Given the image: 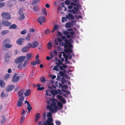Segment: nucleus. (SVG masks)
Returning <instances> with one entry per match:
<instances>
[{"label":"nucleus","mask_w":125,"mask_h":125,"mask_svg":"<svg viewBox=\"0 0 125 125\" xmlns=\"http://www.w3.org/2000/svg\"><path fill=\"white\" fill-rule=\"evenodd\" d=\"M26 57L25 56H20L15 59V62L17 63H21L24 61Z\"/></svg>","instance_id":"obj_1"},{"label":"nucleus","mask_w":125,"mask_h":125,"mask_svg":"<svg viewBox=\"0 0 125 125\" xmlns=\"http://www.w3.org/2000/svg\"><path fill=\"white\" fill-rule=\"evenodd\" d=\"M1 15L4 19L8 20L11 18L10 14L8 12H3L2 13Z\"/></svg>","instance_id":"obj_2"},{"label":"nucleus","mask_w":125,"mask_h":125,"mask_svg":"<svg viewBox=\"0 0 125 125\" xmlns=\"http://www.w3.org/2000/svg\"><path fill=\"white\" fill-rule=\"evenodd\" d=\"M24 91V89H22L20 90L18 92L17 94L18 95L19 98L24 99V98L23 96V94Z\"/></svg>","instance_id":"obj_3"},{"label":"nucleus","mask_w":125,"mask_h":125,"mask_svg":"<svg viewBox=\"0 0 125 125\" xmlns=\"http://www.w3.org/2000/svg\"><path fill=\"white\" fill-rule=\"evenodd\" d=\"M23 10V8H21L19 11V14L20 15L19 20L21 21L23 20L25 17L24 14L22 12Z\"/></svg>","instance_id":"obj_4"},{"label":"nucleus","mask_w":125,"mask_h":125,"mask_svg":"<svg viewBox=\"0 0 125 125\" xmlns=\"http://www.w3.org/2000/svg\"><path fill=\"white\" fill-rule=\"evenodd\" d=\"M52 121V118L48 117V120L46 121V123L43 122L44 125H54L53 123H51ZM41 125H43L42 124Z\"/></svg>","instance_id":"obj_5"},{"label":"nucleus","mask_w":125,"mask_h":125,"mask_svg":"<svg viewBox=\"0 0 125 125\" xmlns=\"http://www.w3.org/2000/svg\"><path fill=\"white\" fill-rule=\"evenodd\" d=\"M20 76L17 75L16 73L15 75H14L12 79V81L14 83H17L19 80Z\"/></svg>","instance_id":"obj_6"},{"label":"nucleus","mask_w":125,"mask_h":125,"mask_svg":"<svg viewBox=\"0 0 125 125\" xmlns=\"http://www.w3.org/2000/svg\"><path fill=\"white\" fill-rule=\"evenodd\" d=\"M37 21L41 24L42 23H44L46 21V19L44 16H41L38 17Z\"/></svg>","instance_id":"obj_7"},{"label":"nucleus","mask_w":125,"mask_h":125,"mask_svg":"<svg viewBox=\"0 0 125 125\" xmlns=\"http://www.w3.org/2000/svg\"><path fill=\"white\" fill-rule=\"evenodd\" d=\"M14 88V85H9L6 88V91L8 92L12 90Z\"/></svg>","instance_id":"obj_8"},{"label":"nucleus","mask_w":125,"mask_h":125,"mask_svg":"<svg viewBox=\"0 0 125 125\" xmlns=\"http://www.w3.org/2000/svg\"><path fill=\"white\" fill-rule=\"evenodd\" d=\"M2 24L5 26H9L11 24V23L6 20H3L2 22Z\"/></svg>","instance_id":"obj_9"},{"label":"nucleus","mask_w":125,"mask_h":125,"mask_svg":"<svg viewBox=\"0 0 125 125\" xmlns=\"http://www.w3.org/2000/svg\"><path fill=\"white\" fill-rule=\"evenodd\" d=\"M24 99H21L20 98H19L17 103V105L19 107L21 106L23 104V101H24Z\"/></svg>","instance_id":"obj_10"},{"label":"nucleus","mask_w":125,"mask_h":125,"mask_svg":"<svg viewBox=\"0 0 125 125\" xmlns=\"http://www.w3.org/2000/svg\"><path fill=\"white\" fill-rule=\"evenodd\" d=\"M24 39L22 38H20L16 41V43L18 45H21L24 41Z\"/></svg>","instance_id":"obj_11"},{"label":"nucleus","mask_w":125,"mask_h":125,"mask_svg":"<svg viewBox=\"0 0 125 125\" xmlns=\"http://www.w3.org/2000/svg\"><path fill=\"white\" fill-rule=\"evenodd\" d=\"M62 33L64 35H66L67 38H70V36L69 34V32L68 31L63 30Z\"/></svg>","instance_id":"obj_12"},{"label":"nucleus","mask_w":125,"mask_h":125,"mask_svg":"<svg viewBox=\"0 0 125 125\" xmlns=\"http://www.w3.org/2000/svg\"><path fill=\"white\" fill-rule=\"evenodd\" d=\"M40 60L39 59H38L35 61H32L31 63V64L32 65H34L37 64H40Z\"/></svg>","instance_id":"obj_13"},{"label":"nucleus","mask_w":125,"mask_h":125,"mask_svg":"<svg viewBox=\"0 0 125 125\" xmlns=\"http://www.w3.org/2000/svg\"><path fill=\"white\" fill-rule=\"evenodd\" d=\"M10 43V39L7 38L2 43V45H4L5 44Z\"/></svg>","instance_id":"obj_14"},{"label":"nucleus","mask_w":125,"mask_h":125,"mask_svg":"<svg viewBox=\"0 0 125 125\" xmlns=\"http://www.w3.org/2000/svg\"><path fill=\"white\" fill-rule=\"evenodd\" d=\"M46 107L47 109V110L49 111L52 113H54V110L52 107L51 106V105H48L46 106Z\"/></svg>","instance_id":"obj_15"},{"label":"nucleus","mask_w":125,"mask_h":125,"mask_svg":"<svg viewBox=\"0 0 125 125\" xmlns=\"http://www.w3.org/2000/svg\"><path fill=\"white\" fill-rule=\"evenodd\" d=\"M31 91L30 89H28L26 90L24 93V94L25 96L27 97L31 94Z\"/></svg>","instance_id":"obj_16"},{"label":"nucleus","mask_w":125,"mask_h":125,"mask_svg":"<svg viewBox=\"0 0 125 125\" xmlns=\"http://www.w3.org/2000/svg\"><path fill=\"white\" fill-rule=\"evenodd\" d=\"M32 48H35L39 45L38 42L37 41H34L32 43Z\"/></svg>","instance_id":"obj_17"},{"label":"nucleus","mask_w":125,"mask_h":125,"mask_svg":"<svg viewBox=\"0 0 125 125\" xmlns=\"http://www.w3.org/2000/svg\"><path fill=\"white\" fill-rule=\"evenodd\" d=\"M66 17L68 19H71L72 20L74 18V17L73 15L70 13H68V15L66 16Z\"/></svg>","instance_id":"obj_18"},{"label":"nucleus","mask_w":125,"mask_h":125,"mask_svg":"<svg viewBox=\"0 0 125 125\" xmlns=\"http://www.w3.org/2000/svg\"><path fill=\"white\" fill-rule=\"evenodd\" d=\"M40 113H37L35 116V122H36L38 121L40 118Z\"/></svg>","instance_id":"obj_19"},{"label":"nucleus","mask_w":125,"mask_h":125,"mask_svg":"<svg viewBox=\"0 0 125 125\" xmlns=\"http://www.w3.org/2000/svg\"><path fill=\"white\" fill-rule=\"evenodd\" d=\"M26 58H27V59L29 61V60H30L32 57V54L31 53H28L27 54L26 56Z\"/></svg>","instance_id":"obj_20"},{"label":"nucleus","mask_w":125,"mask_h":125,"mask_svg":"<svg viewBox=\"0 0 125 125\" xmlns=\"http://www.w3.org/2000/svg\"><path fill=\"white\" fill-rule=\"evenodd\" d=\"M29 49L26 46L24 47L22 49V51L23 52H27L29 51Z\"/></svg>","instance_id":"obj_21"},{"label":"nucleus","mask_w":125,"mask_h":125,"mask_svg":"<svg viewBox=\"0 0 125 125\" xmlns=\"http://www.w3.org/2000/svg\"><path fill=\"white\" fill-rule=\"evenodd\" d=\"M50 93L52 95H55L58 94V92L56 90L54 91L53 90H51L50 91Z\"/></svg>","instance_id":"obj_22"},{"label":"nucleus","mask_w":125,"mask_h":125,"mask_svg":"<svg viewBox=\"0 0 125 125\" xmlns=\"http://www.w3.org/2000/svg\"><path fill=\"white\" fill-rule=\"evenodd\" d=\"M63 56L65 58V61L66 64H69L70 62L68 61V56L64 53L63 54Z\"/></svg>","instance_id":"obj_23"},{"label":"nucleus","mask_w":125,"mask_h":125,"mask_svg":"<svg viewBox=\"0 0 125 125\" xmlns=\"http://www.w3.org/2000/svg\"><path fill=\"white\" fill-rule=\"evenodd\" d=\"M38 87L37 90L39 91H41L43 90L44 89V87H41L39 83H38L37 86Z\"/></svg>","instance_id":"obj_24"},{"label":"nucleus","mask_w":125,"mask_h":125,"mask_svg":"<svg viewBox=\"0 0 125 125\" xmlns=\"http://www.w3.org/2000/svg\"><path fill=\"white\" fill-rule=\"evenodd\" d=\"M0 86L2 87H4L5 86L4 82L3 80L0 81Z\"/></svg>","instance_id":"obj_25"},{"label":"nucleus","mask_w":125,"mask_h":125,"mask_svg":"<svg viewBox=\"0 0 125 125\" xmlns=\"http://www.w3.org/2000/svg\"><path fill=\"white\" fill-rule=\"evenodd\" d=\"M17 28V26L15 24L10 25L9 27L10 29H15Z\"/></svg>","instance_id":"obj_26"},{"label":"nucleus","mask_w":125,"mask_h":125,"mask_svg":"<svg viewBox=\"0 0 125 125\" xmlns=\"http://www.w3.org/2000/svg\"><path fill=\"white\" fill-rule=\"evenodd\" d=\"M42 10V13L44 14V15H47V13L45 9V8H43Z\"/></svg>","instance_id":"obj_27"},{"label":"nucleus","mask_w":125,"mask_h":125,"mask_svg":"<svg viewBox=\"0 0 125 125\" xmlns=\"http://www.w3.org/2000/svg\"><path fill=\"white\" fill-rule=\"evenodd\" d=\"M28 62L27 59H26L24 62L22 64V66L24 67H25L27 65Z\"/></svg>","instance_id":"obj_28"},{"label":"nucleus","mask_w":125,"mask_h":125,"mask_svg":"<svg viewBox=\"0 0 125 125\" xmlns=\"http://www.w3.org/2000/svg\"><path fill=\"white\" fill-rule=\"evenodd\" d=\"M3 46H4V47L5 46V47L7 48H11L12 47V45L11 44H5L4 45H3Z\"/></svg>","instance_id":"obj_29"},{"label":"nucleus","mask_w":125,"mask_h":125,"mask_svg":"<svg viewBox=\"0 0 125 125\" xmlns=\"http://www.w3.org/2000/svg\"><path fill=\"white\" fill-rule=\"evenodd\" d=\"M57 105L60 107L59 109H61L63 107V105L60 102H59L57 103Z\"/></svg>","instance_id":"obj_30"},{"label":"nucleus","mask_w":125,"mask_h":125,"mask_svg":"<svg viewBox=\"0 0 125 125\" xmlns=\"http://www.w3.org/2000/svg\"><path fill=\"white\" fill-rule=\"evenodd\" d=\"M51 31L50 29H47L46 30L44 31V33L46 35H47L50 33Z\"/></svg>","instance_id":"obj_31"},{"label":"nucleus","mask_w":125,"mask_h":125,"mask_svg":"<svg viewBox=\"0 0 125 125\" xmlns=\"http://www.w3.org/2000/svg\"><path fill=\"white\" fill-rule=\"evenodd\" d=\"M54 107V108L55 110V111H54V112L53 113H56L57 111L58 110L59 108L58 107V106L57 105H55L53 106Z\"/></svg>","instance_id":"obj_32"},{"label":"nucleus","mask_w":125,"mask_h":125,"mask_svg":"<svg viewBox=\"0 0 125 125\" xmlns=\"http://www.w3.org/2000/svg\"><path fill=\"white\" fill-rule=\"evenodd\" d=\"M52 46V44L50 42H49L47 44V48L49 50H50Z\"/></svg>","instance_id":"obj_33"},{"label":"nucleus","mask_w":125,"mask_h":125,"mask_svg":"<svg viewBox=\"0 0 125 125\" xmlns=\"http://www.w3.org/2000/svg\"><path fill=\"white\" fill-rule=\"evenodd\" d=\"M65 27L67 28H70L71 27V25L70 23L69 22L67 23L65 25Z\"/></svg>","instance_id":"obj_34"},{"label":"nucleus","mask_w":125,"mask_h":125,"mask_svg":"<svg viewBox=\"0 0 125 125\" xmlns=\"http://www.w3.org/2000/svg\"><path fill=\"white\" fill-rule=\"evenodd\" d=\"M31 35V33H28L26 38V39L27 41H29L30 40V37Z\"/></svg>","instance_id":"obj_35"},{"label":"nucleus","mask_w":125,"mask_h":125,"mask_svg":"<svg viewBox=\"0 0 125 125\" xmlns=\"http://www.w3.org/2000/svg\"><path fill=\"white\" fill-rule=\"evenodd\" d=\"M33 10L34 11H38L39 10V8H38L37 6H34L33 7Z\"/></svg>","instance_id":"obj_36"},{"label":"nucleus","mask_w":125,"mask_h":125,"mask_svg":"<svg viewBox=\"0 0 125 125\" xmlns=\"http://www.w3.org/2000/svg\"><path fill=\"white\" fill-rule=\"evenodd\" d=\"M8 30H5L1 32V34L3 35H4L8 33Z\"/></svg>","instance_id":"obj_37"},{"label":"nucleus","mask_w":125,"mask_h":125,"mask_svg":"<svg viewBox=\"0 0 125 125\" xmlns=\"http://www.w3.org/2000/svg\"><path fill=\"white\" fill-rule=\"evenodd\" d=\"M45 81V78L44 77H42L40 79V81L43 83H44Z\"/></svg>","instance_id":"obj_38"},{"label":"nucleus","mask_w":125,"mask_h":125,"mask_svg":"<svg viewBox=\"0 0 125 125\" xmlns=\"http://www.w3.org/2000/svg\"><path fill=\"white\" fill-rule=\"evenodd\" d=\"M64 72H63L62 71H60L59 72V74L62 76H63L65 75V71H64Z\"/></svg>","instance_id":"obj_39"},{"label":"nucleus","mask_w":125,"mask_h":125,"mask_svg":"<svg viewBox=\"0 0 125 125\" xmlns=\"http://www.w3.org/2000/svg\"><path fill=\"white\" fill-rule=\"evenodd\" d=\"M58 65L54 66V68H53V69L56 71L57 72H58L59 71V69H58Z\"/></svg>","instance_id":"obj_40"},{"label":"nucleus","mask_w":125,"mask_h":125,"mask_svg":"<svg viewBox=\"0 0 125 125\" xmlns=\"http://www.w3.org/2000/svg\"><path fill=\"white\" fill-rule=\"evenodd\" d=\"M11 56V53L10 52H8L6 53V54L5 56L6 57H10Z\"/></svg>","instance_id":"obj_41"},{"label":"nucleus","mask_w":125,"mask_h":125,"mask_svg":"<svg viewBox=\"0 0 125 125\" xmlns=\"http://www.w3.org/2000/svg\"><path fill=\"white\" fill-rule=\"evenodd\" d=\"M57 25H55L54 26L53 28L52 31V32H53L54 31L56 30L57 29Z\"/></svg>","instance_id":"obj_42"},{"label":"nucleus","mask_w":125,"mask_h":125,"mask_svg":"<svg viewBox=\"0 0 125 125\" xmlns=\"http://www.w3.org/2000/svg\"><path fill=\"white\" fill-rule=\"evenodd\" d=\"M27 109L28 110V112H30V111L31 110V109H32V107L31 106V105L30 104H29L28 105V106L27 107Z\"/></svg>","instance_id":"obj_43"},{"label":"nucleus","mask_w":125,"mask_h":125,"mask_svg":"<svg viewBox=\"0 0 125 125\" xmlns=\"http://www.w3.org/2000/svg\"><path fill=\"white\" fill-rule=\"evenodd\" d=\"M64 51L66 52H69V53H71L72 52V50L71 49L68 48L67 50H64Z\"/></svg>","instance_id":"obj_44"},{"label":"nucleus","mask_w":125,"mask_h":125,"mask_svg":"<svg viewBox=\"0 0 125 125\" xmlns=\"http://www.w3.org/2000/svg\"><path fill=\"white\" fill-rule=\"evenodd\" d=\"M25 119V117H24V116L21 117V119L20 123L21 124L24 121V120Z\"/></svg>","instance_id":"obj_45"},{"label":"nucleus","mask_w":125,"mask_h":125,"mask_svg":"<svg viewBox=\"0 0 125 125\" xmlns=\"http://www.w3.org/2000/svg\"><path fill=\"white\" fill-rule=\"evenodd\" d=\"M46 94L47 96H51V94H50V92L48 90H46Z\"/></svg>","instance_id":"obj_46"},{"label":"nucleus","mask_w":125,"mask_h":125,"mask_svg":"<svg viewBox=\"0 0 125 125\" xmlns=\"http://www.w3.org/2000/svg\"><path fill=\"white\" fill-rule=\"evenodd\" d=\"M61 80V82L62 84H64L65 83L66 81L65 79L63 77L62 78Z\"/></svg>","instance_id":"obj_47"},{"label":"nucleus","mask_w":125,"mask_h":125,"mask_svg":"<svg viewBox=\"0 0 125 125\" xmlns=\"http://www.w3.org/2000/svg\"><path fill=\"white\" fill-rule=\"evenodd\" d=\"M60 101L63 104H64L66 103V101L63 98H62L61 99H60Z\"/></svg>","instance_id":"obj_48"},{"label":"nucleus","mask_w":125,"mask_h":125,"mask_svg":"<svg viewBox=\"0 0 125 125\" xmlns=\"http://www.w3.org/2000/svg\"><path fill=\"white\" fill-rule=\"evenodd\" d=\"M26 46L29 49L31 47L32 48V44L31 43H29L28 45Z\"/></svg>","instance_id":"obj_49"},{"label":"nucleus","mask_w":125,"mask_h":125,"mask_svg":"<svg viewBox=\"0 0 125 125\" xmlns=\"http://www.w3.org/2000/svg\"><path fill=\"white\" fill-rule=\"evenodd\" d=\"M56 104V103H55L54 101H52V103L50 104V105L52 107H53V106L55 105Z\"/></svg>","instance_id":"obj_50"},{"label":"nucleus","mask_w":125,"mask_h":125,"mask_svg":"<svg viewBox=\"0 0 125 125\" xmlns=\"http://www.w3.org/2000/svg\"><path fill=\"white\" fill-rule=\"evenodd\" d=\"M55 123L57 125H61V122L58 120L55 121Z\"/></svg>","instance_id":"obj_51"},{"label":"nucleus","mask_w":125,"mask_h":125,"mask_svg":"<svg viewBox=\"0 0 125 125\" xmlns=\"http://www.w3.org/2000/svg\"><path fill=\"white\" fill-rule=\"evenodd\" d=\"M66 19L67 18L66 17H63L62 18V20L61 21V22H64V21L65 20H66L65 21H66Z\"/></svg>","instance_id":"obj_52"},{"label":"nucleus","mask_w":125,"mask_h":125,"mask_svg":"<svg viewBox=\"0 0 125 125\" xmlns=\"http://www.w3.org/2000/svg\"><path fill=\"white\" fill-rule=\"evenodd\" d=\"M10 76V75L9 74H6L4 76V78L5 79H7Z\"/></svg>","instance_id":"obj_53"},{"label":"nucleus","mask_w":125,"mask_h":125,"mask_svg":"<svg viewBox=\"0 0 125 125\" xmlns=\"http://www.w3.org/2000/svg\"><path fill=\"white\" fill-rule=\"evenodd\" d=\"M27 33L26 30H24L21 31V34H24Z\"/></svg>","instance_id":"obj_54"},{"label":"nucleus","mask_w":125,"mask_h":125,"mask_svg":"<svg viewBox=\"0 0 125 125\" xmlns=\"http://www.w3.org/2000/svg\"><path fill=\"white\" fill-rule=\"evenodd\" d=\"M69 12H70L71 13L72 12L74 14H75L76 13V11H75L73 9L72 10H68Z\"/></svg>","instance_id":"obj_55"},{"label":"nucleus","mask_w":125,"mask_h":125,"mask_svg":"<svg viewBox=\"0 0 125 125\" xmlns=\"http://www.w3.org/2000/svg\"><path fill=\"white\" fill-rule=\"evenodd\" d=\"M5 6V4L4 2L0 3V8H2Z\"/></svg>","instance_id":"obj_56"},{"label":"nucleus","mask_w":125,"mask_h":125,"mask_svg":"<svg viewBox=\"0 0 125 125\" xmlns=\"http://www.w3.org/2000/svg\"><path fill=\"white\" fill-rule=\"evenodd\" d=\"M22 65H21V64H20L18 65V67L19 69L21 70L22 69Z\"/></svg>","instance_id":"obj_57"},{"label":"nucleus","mask_w":125,"mask_h":125,"mask_svg":"<svg viewBox=\"0 0 125 125\" xmlns=\"http://www.w3.org/2000/svg\"><path fill=\"white\" fill-rule=\"evenodd\" d=\"M47 116L48 117H51L52 116V114L50 112H49L47 114Z\"/></svg>","instance_id":"obj_58"},{"label":"nucleus","mask_w":125,"mask_h":125,"mask_svg":"<svg viewBox=\"0 0 125 125\" xmlns=\"http://www.w3.org/2000/svg\"><path fill=\"white\" fill-rule=\"evenodd\" d=\"M56 97L57 99L59 100L61 99L62 98V97L60 95H57L56 96Z\"/></svg>","instance_id":"obj_59"},{"label":"nucleus","mask_w":125,"mask_h":125,"mask_svg":"<svg viewBox=\"0 0 125 125\" xmlns=\"http://www.w3.org/2000/svg\"><path fill=\"white\" fill-rule=\"evenodd\" d=\"M57 61L58 62V63L59 64V65L62 64L63 63L62 62V61H61L60 59H58Z\"/></svg>","instance_id":"obj_60"},{"label":"nucleus","mask_w":125,"mask_h":125,"mask_svg":"<svg viewBox=\"0 0 125 125\" xmlns=\"http://www.w3.org/2000/svg\"><path fill=\"white\" fill-rule=\"evenodd\" d=\"M70 1H69L68 0H66L65 2V3L66 5H68L70 4Z\"/></svg>","instance_id":"obj_61"},{"label":"nucleus","mask_w":125,"mask_h":125,"mask_svg":"<svg viewBox=\"0 0 125 125\" xmlns=\"http://www.w3.org/2000/svg\"><path fill=\"white\" fill-rule=\"evenodd\" d=\"M67 37H66L65 36H62L61 37V39H62L63 40V41H64L65 39H67Z\"/></svg>","instance_id":"obj_62"},{"label":"nucleus","mask_w":125,"mask_h":125,"mask_svg":"<svg viewBox=\"0 0 125 125\" xmlns=\"http://www.w3.org/2000/svg\"><path fill=\"white\" fill-rule=\"evenodd\" d=\"M67 37H66L65 36H62L61 37V39H62L63 40V41H64L65 39H67Z\"/></svg>","instance_id":"obj_63"},{"label":"nucleus","mask_w":125,"mask_h":125,"mask_svg":"<svg viewBox=\"0 0 125 125\" xmlns=\"http://www.w3.org/2000/svg\"><path fill=\"white\" fill-rule=\"evenodd\" d=\"M35 30L33 28H31L30 29L29 31L30 32H33L35 31Z\"/></svg>","instance_id":"obj_64"}]
</instances>
